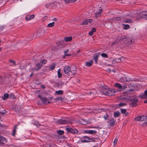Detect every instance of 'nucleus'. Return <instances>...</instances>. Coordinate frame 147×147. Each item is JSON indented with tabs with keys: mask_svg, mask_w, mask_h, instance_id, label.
Instances as JSON below:
<instances>
[{
	"mask_svg": "<svg viewBox=\"0 0 147 147\" xmlns=\"http://www.w3.org/2000/svg\"><path fill=\"white\" fill-rule=\"evenodd\" d=\"M64 71L65 74V76L69 78H71L76 74V71L72 72L71 71L70 68L69 66H66L64 68Z\"/></svg>",
	"mask_w": 147,
	"mask_h": 147,
	"instance_id": "1",
	"label": "nucleus"
},
{
	"mask_svg": "<svg viewBox=\"0 0 147 147\" xmlns=\"http://www.w3.org/2000/svg\"><path fill=\"white\" fill-rule=\"evenodd\" d=\"M134 37H124V41L127 47H129L131 44H133L136 41V38ZM136 38V37H135Z\"/></svg>",
	"mask_w": 147,
	"mask_h": 147,
	"instance_id": "2",
	"label": "nucleus"
},
{
	"mask_svg": "<svg viewBox=\"0 0 147 147\" xmlns=\"http://www.w3.org/2000/svg\"><path fill=\"white\" fill-rule=\"evenodd\" d=\"M101 91L102 93L103 94L110 96L113 95L115 93L114 91L111 90L104 87H102Z\"/></svg>",
	"mask_w": 147,
	"mask_h": 147,
	"instance_id": "3",
	"label": "nucleus"
},
{
	"mask_svg": "<svg viewBox=\"0 0 147 147\" xmlns=\"http://www.w3.org/2000/svg\"><path fill=\"white\" fill-rule=\"evenodd\" d=\"M129 103L130 106L132 107H136L137 105V103L138 102V100L135 96H130Z\"/></svg>",
	"mask_w": 147,
	"mask_h": 147,
	"instance_id": "4",
	"label": "nucleus"
},
{
	"mask_svg": "<svg viewBox=\"0 0 147 147\" xmlns=\"http://www.w3.org/2000/svg\"><path fill=\"white\" fill-rule=\"evenodd\" d=\"M82 138L84 139V140H81V142H94V140L93 139H99L98 138H90L89 137L86 136H84L82 137Z\"/></svg>",
	"mask_w": 147,
	"mask_h": 147,
	"instance_id": "5",
	"label": "nucleus"
},
{
	"mask_svg": "<svg viewBox=\"0 0 147 147\" xmlns=\"http://www.w3.org/2000/svg\"><path fill=\"white\" fill-rule=\"evenodd\" d=\"M68 134L71 133L74 134H78L79 131L76 128H73L71 127H67L65 129Z\"/></svg>",
	"mask_w": 147,
	"mask_h": 147,
	"instance_id": "6",
	"label": "nucleus"
},
{
	"mask_svg": "<svg viewBox=\"0 0 147 147\" xmlns=\"http://www.w3.org/2000/svg\"><path fill=\"white\" fill-rule=\"evenodd\" d=\"M57 122L59 124H64L65 123H70V122L67 120L59 119L57 120Z\"/></svg>",
	"mask_w": 147,
	"mask_h": 147,
	"instance_id": "7",
	"label": "nucleus"
},
{
	"mask_svg": "<svg viewBox=\"0 0 147 147\" xmlns=\"http://www.w3.org/2000/svg\"><path fill=\"white\" fill-rule=\"evenodd\" d=\"M147 119V116H138L136 117L135 120L137 121H143L146 120Z\"/></svg>",
	"mask_w": 147,
	"mask_h": 147,
	"instance_id": "8",
	"label": "nucleus"
},
{
	"mask_svg": "<svg viewBox=\"0 0 147 147\" xmlns=\"http://www.w3.org/2000/svg\"><path fill=\"white\" fill-rule=\"evenodd\" d=\"M116 121V120L114 119L113 117L111 118L110 119H109V121L107 122L109 123V125L110 126L112 127L114 126Z\"/></svg>",
	"mask_w": 147,
	"mask_h": 147,
	"instance_id": "9",
	"label": "nucleus"
},
{
	"mask_svg": "<svg viewBox=\"0 0 147 147\" xmlns=\"http://www.w3.org/2000/svg\"><path fill=\"white\" fill-rule=\"evenodd\" d=\"M124 37H117L115 41L112 43V45H113L116 44L117 43L120 42L121 41H124Z\"/></svg>",
	"mask_w": 147,
	"mask_h": 147,
	"instance_id": "10",
	"label": "nucleus"
},
{
	"mask_svg": "<svg viewBox=\"0 0 147 147\" xmlns=\"http://www.w3.org/2000/svg\"><path fill=\"white\" fill-rule=\"evenodd\" d=\"M102 11V9H99L98 11H97L94 13V17L96 18H98L100 17L101 16Z\"/></svg>",
	"mask_w": 147,
	"mask_h": 147,
	"instance_id": "11",
	"label": "nucleus"
},
{
	"mask_svg": "<svg viewBox=\"0 0 147 147\" xmlns=\"http://www.w3.org/2000/svg\"><path fill=\"white\" fill-rule=\"evenodd\" d=\"M139 15L140 18L147 19V14L145 11H142L139 14Z\"/></svg>",
	"mask_w": 147,
	"mask_h": 147,
	"instance_id": "12",
	"label": "nucleus"
},
{
	"mask_svg": "<svg viewBox=\"0 0 147 147\" xmlns=\"http://www.w3.org/2000/svg\"><path fill=\"white\" fill-rule=\"evenodd\" d=\"M139 97L140 98H147V90L144 91V93L141 94L139 95Z\"/></svg>",
	"mask_w": 147,
	"mask_h": 147,
	"instance_id": "13",
	"label": "nucleus"
},
{
	"mask_svg": "<svg viewBox=\"0 0 147 147\" xmlns=\"http://www.w3.org/2000/svg\"><path fill=\"white\" fill-rule=\"evenodd\" d=\"M100 54V53H97L95 54L94 55L93 59H94L96 64H97L98 63V57L99 56Z\"/></svg>",
	"mask_w": 147,
	"mask_h": 147,
	"instance_id": "14",
	"label": "nucleus"
},
{
	"mask_svg": "<svg viewBox=\"0 0 147 147\" xmlns=\"http://www.w3.org/2000/svg\"><path fill=\"white\" fill-rule=\"evenodd\" d=\"M34 14L27 15L26 17V19L27 20H29L34 18Z\"/></svg>",
	"mask_w": 147,
	"mask_h": 147,
	"instance_id": "15",
	"label": "nucleus"
},
{
	"mask_svg": "<svg viewBox=\"0 0 147 147\" xmlns=\"http://www.w3.org/2000/svg\"><path fill=\"white\" fill-rule=\"evenodd\" d=\"M38 97L40 98L43 103H45V102L48 100V98L46 97H42L40 95H38Z\"/></svg>",
	"mask_w": 147,
	"mask_h": 147,
	"instance_id": "16",
	"label": "nucleus"
},
{
	"mask_svg": "<svg viewBox=\"0 0 147 147\" xmlns=\"http://www.w3.org/2000/svg\"><path fill=\"white\" fill-rule=\"evenodd\" d=\"M85 133L89 134H96L97 133V131L96 130H85Z\"/></svg>",
	"mask_w": 147,
	"mask_h": 147,
	"instance_id": "17",
	"label": "nucleus"
},
{
	"mask_svg": "<svg viewBox=\"0 0 147 147\" xmlns=\"http://www.w3.org/2000/svg\"><path fill=\"white\" fill-rule=\"evenodd\" d=\"M121 59L120 58L113 59L112 61V63H119L121 62Z\"/></svg>",
	"mask_w": 147,
	"mask_h": 147,
	"instance_id": "18",
	"label": "nucleus"
},
{
	"mask_svg": "<svg viewBox=\"0 0 147 147\" xmlns=\"http://www.w3.org/2000/svg\"><path fill=\"white\" fill-rule=\"evenodd\" d=\"M121 80L122 82H126L130 81L131 79L130 78H127L125 77L122 78Z\"/></svg>",
	"mask_w": 147,
	"mask_h": 147,
	"instance_id": "19",
	"label": "nucleus"
},
{
	"mask_svg": "<svg viewBox=\"0 0 147 147\" xmlns=\"http://www.w3.org/2000/svg\"><path fill=\"white\" fill-rule=\"evenodd\" d=\"M41 63H38L36 64V66L37 68H35V69L37 71L38 70H39V69L41 68V67L42 65V64H41Z\"/></svg>",
	"mask_w": 147,
	"mask_h": 147,
	"instance_id": "20",
	"label": "nucleus"
},
{
	"mask_svg": "<svg viewBox=\"0 0 147 147\" xmlns=\"http://www.w3.org/2000/svg\"><path fill=\"white\" fill-rule=\"evenodd\" d=\"M93 63L92 60H91L90 61L86 62L85 63V65L87 66L90 67L91 66Z\"/></svg>",
	"mask_w": 147,
	"mask_h": 147,
	"instance_id": "21",
	"label": "nucleus"
},
{
	"mask_svg": "<svg viewBox=\"0 0 147 147\" xmlns=\"http://www.w3.org/2000/svg\"><path fill=\"white\" fill-rule=\"evenodd\" d=\"M8 98H9V94L7 93L4 94L3 96L2 97L3 100H6Z\"/></svg>",
	"mask_w": 147,
	"mask_h": 147,
	"instance_id": "22",
	"label": "nucleus"
},
{
	"mask_svg": "<svg viewBox=\"0 0 147 147\" xmlns=\"http://www.w3.org/2000/svg\"><path fill=\"white\" fill-rule=\"evenodd\" d=\"M114 86L118 88L121 90V88H122V86H121L120 84L118 83H115L114 84Z\"/></svg>",
	"mask_w": 147,
	"mask_h": 147,
	"instance_id": "23",
	"label": "nucleus"
},
{
	"mask_svg": "<svg viewBox=\"0 0 147 147\" xmlns=\"http://www.w3.org/2000/svg\"><path fill=\"white\" fill-rule=\"evenodd\" d=\"M130 96L124 97L122 99L123 101H124L125 102H129L130 100Z\"/></svg>",
	"mask_w": 147,
	"mask_h": 147,
	"instance_id": "24",
	"label": "nucleus"
},
{
	"mask_svg": "<svg viewBox=\"0 0 147 147\" xmlns=\"http://www.w3.org/2000/svg\"><path fill=\"white\" fill-rule=\"evenodd\" d=\"M17 126L16 125L14 127L13 129V130L12 135L13 136H14L16 134V130L17 128Z\"/></svg>",
	"mask_w": 147,
	"mask_h": 147,
	"instance_id": "25",
	"label": "nucleus"
},
{
	"mask_svg": "<svg viewBox=\"0 0 147 147\" xmlns=\"http://www.w3.org/2000/svg\"><path fill=\"white\" fill-rule=\"evenodd\" d=\"M88 19H85L83 21H82V22L81 23V24L86 25L88 24Z\"/></svg>",
	"mask_w": 147,
	"mask_h": 147,
	"instance_id": "26",
	"label": "nucleus"
},
{
	"mask_svg": "<svg viewBox=\"0 0 147 147\" xmlns=\"http://www.w3.org/2000/svg\"><path fill=\"white\" fill-rule=\"evenodd\" d=\"M55 94L57 95H62L63 94V92L62 90H59L55 92Z\"/></svg>",
	"mask_w": 147,
	"mask_h": 147,
	"instance_id": "27",
	"label": "nucleus"
},
{
	"mask_svg": "<svg viewBox=\"0 0 147 147\" xmlns=\"http://www.w3.org/2000/svg\"><path fill=\"white\" fill-rule=\"evenodd\" d=\"M72 37H64V40L66 42L71 41L72 40Z\"/></svg>",
	"mask_w": 147,
	"mask_h": 147,
	"instance_id": "28",
	"label": "nucleus"
},
{
	"mask_svg": "<svg viewBox=\"0 0 147 147\" xmlns=\"http://www.w3.org/2000/svg\"><path fill=\"white\" fill-rule=\"evenodd\" d=\"M57 133L59 135H63V134L64 133V132L63 130H57Z\"/></svg>",
	"mask_w": 147,
	"mask_h": 147,
	"instance_id": "29",
	"label": "nucleus"
},
{
	"mask_svg": "<svg viewBox=\"0 0 147 147\" xmlns=\"http://www.w3.org/2000/svg\"><path fill=\"white\" fill-rule=\"evenodd\" d=\"M124 22L125 23H131L132 22V21L130 19H127L124 20Z\"/></svg>",
	"mask_w": 147,
	"mask_h": 147,
	"instance_id": "30",
	"label": "nucleus"
},
{
	"mask_svg": "<svg viewBox=\"0 0 147 147\" xmlns=\"http://www.w3.org/2000/svg\"><path fill=\"white\" fill-rule=\"evenodd\" d=\"M55 67V64L53 63L52 65L49 66V69L50 70H52L54 69Z\"/></svg>",
	"mask_w": 147,
	"mask_h": 147,
	"instance_id": "31",
	"label": "nucleus"
},
{
	"mask_svg": "<svg viewBox=\"0 0 147 147\" xmlns=\"http://www.w3.org/2000/svg\"><path fill=\"white\" fill-rule=\"evenodd\" d=\"M58 76L59 78H61L62 76V74L61 73V69H59L57 71Z\"/></svg>",
	"mask_w": 147,
	"mask_h": 147,
	"instance_id": "32",
	"label": "nucleus"
},
{
	"mask_svg": "<svg viewBox=\"0 0 147 147\" xmlns=\"http://www.w3.org/2000/svg\"><path fill=\"white\" fill-rule=\"evenodd\" d=\"M120 113L119 112H115L114 113V116L115 117H119L120 115Z\"/></svg>",
	"mask_w": 147,
	"mask_h": 147,
	"instance_id": "33",
	"label": "nucleus"
},
{
	"mask_svg": "<svg viewBox=\"0 0 147 147\" xmlns=\"http://www.w3.org/2000/svg\"><path fill=\"white\" fill-rule=\"evenodd\" d=\"M123 28L125 30L128 29L129 28V26L128 24H123Z\"/></svg>",
	"mask_w": 147,
	"mask_h": 147,
	"instance_id": "34",
	"label": "nucleus"
},
{
	"mask_svg": "<svg viewBox=\"0 0 147 147\" xmlns=\"http://www.w3.org/2000/svg\"><path fill=\"white\" fill-rule=\"evenodd\" d=\"M55 22H53L47 25V26L49 27H51L53 26L54 25Z\"/></svg>",
	"mask_w": 147,
	"mask_h": 147,
	"instance_id": "35",
	"label": "nucleus"
},
{
	"mask_svg": "<svg viewBox=\"0 0 147 147\" xmlns=\"http://www.w3.org/2000/svg\"><path fill=\"white\" fill-rule=\"evenodd\" d=\"M81 122V124L83 125H86L88 123V121L85 119L82 120Z\"/></svg>",
	"mask_w": 147,
	"mask_h": 147,
	"instance_id": "36",
	"label": "nucleus"
},
{
	"mask_svg": "<svg viewBox=\"0 0 147 147\" xmlns=\"http://www.w3.org/2000/svg\"><path fill=\"white\" fill-rule=\"evenodd\" d=\"M66 3H70L74 2L76 1V0H64Z\"/></svg>",
	"mask_w": 147,
	"mask_h": 147,
	"instance_id": "37",
	"label": "nucleus"
},
{
	"mask_svg": "<svg viewBox=\"0 0 147 147\" xmlns=\"http://www.w3.org/2000/svg\"><path fill=\"white\" fill-rule=\"evenodd\" d=\"M9 98L14 99L16 98V97L13 94H11L9 95Z\"/></svg>",
	"mask_w": 147,
	"mask_h": 147,
	"instance_id": "38",
	"label": "nucleus"
},
{
	"mask_svg": "<svg viewBox=\"0 0 147 147\" xmlns=\"http://www.w3.org/2000/svg\"><path fill=\"white\" fill-rule=\"evenodd\" d=\"M59 46H57L56 47H52V50H53L55 51H56L59 49Z\"/></svg>",
	"mask_w": 147,
	"mask_h": 147,
	"instance_id": "39",
	"label": "nucleus"
},
{
	"mask_svg": "<svg viewBox=\"0 0 147 147\" xmlns=\"http://www.w3.org/2000/svg\"><path fill=\"white\" fill-rule=\"evenodd\" d=\"M101 55L102 57L104 58H107L108 57L107 55L105 53H102L101 54Z\"/></svg>",
	"mask_w": 147,
	"mask_h": 147,
	"instance_id": "40",
	"label": "nucleus"
},
{
	"mask_svg": "<svg viewBox=\"0 0 147 147\" xmlns=\"http://www.w3.org/2000/svg\"><path fill=\"white\" fill-rule=\"evenodd\" d=\"M47 62V60L45 59H43L41 60L40 61L41 63H42V65L43 64H46Z\"/></svg>",
	"mask_w": 147,
	"mask_h": 147,
	"instance_id": "41",
	"label": "nucleus"
},
{
	"mask_svg": "<svg viewBox=\"0 0 147 147\" xmlns=\"http://www.w3.org/2000/svg\"><path fill=\"white\" fill-rule=\"evenodd\" d=\"M63 100V98L61 97H57V98H55V100L57 101H58L59 100Z\"/></svg>",
	"mask_w": 147,
	"mask_h": 147,
	"instance_id": "42",
	"label": "nucleus"
},
{
	"mask_svg": "<svg viewBox=\"0 0 147 147\" xmlns=\"http://www.w3.org/2000/svg\"><path fill=\"white\" fill-rule=\"evenodd\" d=\"M121 113L122 114H125L126 112V110L125 109H121Z\"/></svg>",
	"mask_w": 147,
	"mask_h": 147,
	"instance_id": "43",
	"label": "nucleus"
},
{
	"mask_svg": "<svg viewBox=\"0 0 147 147\" xmlns=\"http://www.w3.org/2000/svg\"><path fill=\"white\" fill-rule=\"evenodd\" d=\"M118 139L115 138L113 141V145L115 146L116 145L118 142Z\"/></svg>",
	"mask_w": 147,
	"mask_h": 147,
	"instance_id": "44",
	"label": "nucleus"
},
{
	"mask_svg": "<svg viewBox=\"0 0 147 147\" xmlns=\"http://www.w3.org/2000/svg\"><path fill=\"white\" fill-rule=\"evenodd\" d=\"M147 125V120L144 123H143L142 125V126L143 127H145Z\"/></svg>",
	"mask_w": 147,
	"mask_h": 147,
	"instance_id": "45",
	"label": "nucleus"
},
{
	"mask_svg": "<svg viewBox=\"0 0 147 147\" xmlns=\"http://www.w3.org/2000/svg\"><path fill=\"white\" fill-rule=\"evenodd\" d=\"M127 105L125 103L122 102L118 104V106L120 107L123 106L124 105Z\"/></svg>",
	"mask_w": 147,
	"mask_h": 147,
	"instance_id": "46",
	"label": "nucleus"
},
{
	"mask_svg": "<svg viewBox=\"0 0 147 147\" xmlns=\"http://www.w3.org/2000/svg\"><path fill=\"white\" fill-rule=\"evenodd\" d=\"M9 62L13 63L14 65H16V64L15 61L14 60H9Z\"/></svg>",
	"mask_w": 147,
	"mask_h": 147,
	"instance_id": "47",
	"label": "nucleus"
},
{
	"mask_svg": "<svg viewBox=\"0 0 147 147\" xmlns=\"http://www.w3.org/2000/svg\"><path fill=\"white\" fill-rule=\"evenodd\" d=\"M4 28V26L0 25V33H1V32L2 31Z\"/></svg>",
	"mask_w": 147,
	"mask_h": 147,
	"instance_id": "48",
	"label": "nucleus"
},
{
	"mask_svg": "<svg viewBox=\"0 0 147 147\" xmlns=\"http://www.w3.org/2000/svg\"><path fill=\"white\" fill-rule=\"evenodd\" d=\"M127 85L126 84L124 85L123 86H122V88H121V90H123L125 88H127Z\"/></svg>",
	"mask_w": 147,
	"mask_h": 147,
	"instance_id": "49",
	"label": "nucleus"
},
{
	"mask_svg": "<svg viewBox=\"0 0 147 147\" xmlns=\"http://www.w3.org/2000/svg\"><path fill=\"white\" fill-rule=\"evenodd\" d=\"M103 117L105 119H108V118L109 117V116L107 114H106V115L104 116Z\"/></svg>",
	"mask_w": 147,
	"mask_h": 147,
	"instance_id": "50",
	"label": "nucleus"
},
{
	"mask_svg": "<svg viewBox=\"0 0 147 147\" xmlns=\"http://www.w3.org/2000/svg\"><path fill=\"white\" fill-rule=\"evenodd\" d=\"M4 145V143L0 139V146H3Z\"/></svg>",
	"mask_w": 147,
	"mask_h": 147,
	"instance_id": "51",
	"label": "nucleus"
},
{
	"mask_svg": "<svg viewBox=\"0 0 147 147\" xmlns=\"http://www.w3.org/2000/svg\"><path fill=\"white\" fill-rule=\"evenodd\" d=\"M103 109H98V110L96 109V110L97 111V113H100L101 111V110H103Z\"/></svg>",
	"mask_w": 147,
	"mask_h": 147,
	"instance_id": "52",
	"label": "nucleus"
},
{
	"mask_svg": "<svg viewBox=\"0 0 147 147\" xmlns=\"http://www.w3.org/2000/svg\"><path fill=\"white\" fill-rule=\"evenodd\" d=\"M70 55H71L70 54H67V53L65 54V55L63 56V58H65V57L66 56H70Z\"/></svg>",
	"mask_w": 147,
	"mask_h": 147,
	"instance_id": "53",
	"label": "nucleus"
},
{
	"mask_svg": "<svg viewBox=\"0 0 147 147\" xmlns=\"http://www.w3.org/2000/svg\"><path fill=\"white\" fill-rule=\"evenodd\" d=\"M96 93V92H89V94L90 95H91L92 94H95Z\"/></svg>",
	"mask_w": 147,
	"mask_h": 147,
	"instance_id": "54",
	"label": "nucleus"
},
{
	"mask_svg": "<svg viewBox=\"0 0 147 147\" xmlns=\"http://www.w3.org/2000/svg\"><path fill=\"white\" fill-rule=\"evenodd\" d=\"M96 29L95 28H93L92 29V30L91 31L93 32H95L96 31Z\"/></svg>",
	"mask_w": 147,
	"mask_h": 147,
	"instance_id": "55",
	"label": "nucleus"
},
{
	"mask_svg": "<svg viewBox=\"0 0 147 147\" xmlns=\"http://www.w3.org/2000/svg\"><path fill=\"white\" fill-rule=\"evenodd\" d=\"M89 34L90 36H92L93 34V32H92V31H90L89 33Z\"/></svg>",
	"mask_w": 147,
	"mask_h": 147,
	"instance_id": "56",
	"label": "nucleus"
},
{
	"mask_svg": "<svg viewBox=\"0 0 147 147\" xmlns=\"http://www.w3.org/2000/svg\"><path fill=\"white\" fill-rule=\"evenodd\" d=\"M20 110V108H15V111H19Z\"/></svg>",
	"mask_w": 147,
	"mask_h": 147,
	"instance_id": "57",
	"label": "nucleus"
},
{
	"mask_svg": "<svg viewBox=\"0 0 147 147\" xmlns=\"http://www.w3.org/2000/svg\"><path fill=\"white\" fill-rule=\"evenodd\" d=\"M52 20L55 21H57V19L56 18H54Z\"/></svg>",
	"mask_w": 147,
	"mask_h": 147,
	"instance_id": "58",
	"label": "nucleus"
},
{
	"mask_svg": "<svg viewBox=\"0 0 147 147\" xmlns=\"http://www.w3.org/2000/svg\"><path fill=\"white\" fill-rule=\"evenodd\" d=\"M88 22H91L92 21V19H88Z\"/></svg>",
	"mask_w": 147,
	"mask_h": 147,
	"instance_id": "59",
	"label": "nucleus"
},
{
	"mask_svg": "<svg viewBox=\"0 0 147 147\" xmlns=\"http://www.w3.org/2000/svg\"><path fill=\"white\" fill-rule=\"evenodd\" d=\"M129 90L131 92H134V90L133 89H129Z\"/></svg>",
	"mask_w": 147,
	"mask_h": 147,
	"instance_id": "60",
	"label": "nucleus"
},
{
	"mask_svg": "<svg viewBox=\"0 0 147 147\" xmlns=\"http://www.w3.org/2000/svg\"><path fill=\"white\" fill-rule=\"evenodd\" d=\"M34 74L33 72L30 75V77H32V76L34 75Z\"/></svg>",
	"mask_w": 147,
	"mask_h": 147,
	"instance_id": "61",
	"label": "nucleus"
},
{
	"mask_svg": "<svg viewBox=\"0 0 147 147\" xmlns=\"http://www.w3.org/2000/svg\"><path fill=\"white\" fill-rule=\"evenodd\" d=\"M69 51V50L67 49L64 52V53L65 54H66L67 52H68Z\"/></svg>",
	"mask_w": 147,
	"mask_h": 147,
	"instance_id": "62",
	"label": "nucleus"
},
{
	"mask_svg": "<svg viewBox=\"0 0 147 147\" xmlns=\"http://www.w3.org/2000/svg\"><path fill=\"white\" fill-rule=\"evenodd\" d=\"M125 116H127L128 115L129 113L128 112H127V113L126 112L125 113Z\"/></svg>",
	"mask_w": 147,
	"mask_h": 147,
	"instance_id": "63",
	"label": "nucleus"
},
{
	"mask_svg": "<svg viewBox=\"0 0 147 147\" xmlns=\"http://www.w3.org/2000/svg\"><path fill=\"white\" fill-rule=\"evenodd\" d=\"M144 103H147V99L145 100L144 101Z\"/></svg>",
	"mask_w": 147,
	"mask_h": 147,
	"instance_id": "64",
	"label": "nucleus"
}]
</instances>
